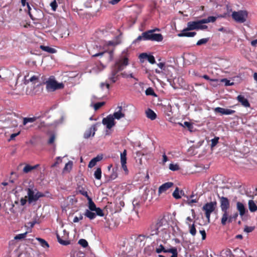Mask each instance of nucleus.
Returning a JSON list of instances; mask_svg holds the SVG:
<instances>
[{
    "mask_svg": "<svg viewBox=\"0 0 257 257\" xmlns=\"http://www.w3.org/2000/svg\"><path fill=\"white\" fill-rule=\"evenodd\" d=\"M163 39V36L161 34L154 33V30H148L143 32L141 35L138 36L134 41L136 43L142 40L161 42Z\"/></svg>",
    "mask_w": 257,
    "mask_h": 257,
    "instance_id": "1",
    "label": "nucleus"
},
{
    "mask_svg": "<svg viewBox=\"0 0 257 257\" xmlns=\"http://www.w3.org/2000/svg\"><path fill=\"white\" fill-rule=\"evenodd\" d=\"M26 190L27 193L26 198H28V202L29 204L36 202L40 198L45 196L43 193L38 191L33 185H30L29 187L27 188Z\"/></svg>",
    "mask_w": 257,
    "mask_h": 257,
    "instance_id": "2",
    "label": "nucleus"
},
{
    "mask_svg": "<svg viewBox=\"0 0 257 257\" xmlns=\"http://www.w3.org/2000/svg\"><path fill=\"white\" fill-rule=\"evenodd\" d=\"M165 221L161 219L158 220L156 222L153 223L150 227V232L151 235H159L161 233L166 232V225Z\"/></svg>",
    "mask_w": 257,
    "mask_h": 257,
    "instance_id": "3",
    "label": "nucleus"
},
{
    "mask_svg": "<svg viewBox=\"0 0 257 257\" xmlns=\"http://www.w3.org/2000/svg\"><path fill=\"white\" fill-rule=\"evenodd\" d=\"M129 55L127 50H124L116 61L114 67L118 71L123 70L128 64Z\"/></svg>",
    "mask_w": 257,
    "mask_h": 257,
    "instance_id": "4",
    "label": "nucleus"
},
{
    "mask_svg": "<svg viewBox=\"0 0 257 257\" xmlns=\"http://www.w3.org/2000/svg\"><path fill=\"white\" fill-rule=\"evenodd\" d=\"M45 83L46 85V90L48 92H52L57 89H62L64 86L63 83L57 82L54 76L50 77Z\"/></svg>",
    "mask_w": 257,
    "mask_h": 257,
    "instance_id": "5",
    "label": "nucleus"
},
{
    "mask_svg": "<svg viewBox=\"0 0 257 257\" xmlns=\"http://www.w3.org/2000/svg\"><path fill=\"white\" fill-rule=\"evenodd\" d=\"M232 19L237 23H243L246 21L248 13L245 10L234 11L231 14Z\"/></svg>",
    "mask_w": 257,
    "mask_h": 257,
    "instance_id": "6",
    "label": "nucleus"
},
{
    "mask_svg": "<svg viewBox=\"0 0 257 257\" xmlns=\"http://www.w3.org/2000/svg\"><path fill=\"white\" fill-rule=\"evenodd\" d=\"M27 7L28 14L32 20H39L42 18L43 13L41 10L34 8L32 9L29 3L27 4Z\"/></svg>",
    "mask_w": 257,
    "mask_h": 257,
    "instance_id": "7",
    "label": "nucleus"
},
{
    "mask_svg": "<svg viewBox=\"0 0 257 257\" xmlns=\"http://www.w3.org/2000/svg\"><path fill=\"white\" fill-rule=\"evenodd\" d=\"M204 23L202 22V19L197 21H191L187 23V30H204L207 29L208 27L206 25H203Z\"/></svg>",
    "mask_w": 257,
    "mask_h": 257,
    "instance_id": "8",
    "label": "nucleus"
},
{
    "mask_svg": "<svg viewBox=\"0 0 257 257\" xmlns=\"http://www.w3.org/2000/svg\"><path fill=\"white\" fill-rule=\"evenodd\" d=\"M217 207L216 201H212L206 203L202 207V210L205 211V216L207 219L208 222H210V215Z\"/></svg>",
    "mask_w": 257,
    "mask_h": 257,
    "instance_id": "9",
    "label": "nucleus"
},
{
    "mask_svg": "<svg viewBox=\"0 0 257 257\" xmlns=\"http://www.w3.org/2000/svg\"><path fill=\"white\" fill-rule=\"evenodd\" d=\"M102 123L106 126V128L110 130L115 125V122L112 115L109 114L102 119Z\"/></svg>",
    "mask_w": 257,
    "mask_h": 257,
    "instance_id": "10",
    "label": "nucleus"
},
{
    "mask_svg": "<svg viewBox=\"0 0 257 257\" xmlns=\"http://www.w3.org/2000/svg\"><path fill=\"white\" fill-rule=\"evenodd\" d=\"M99 124V123H97L93 124L89 129L86 130L84 134L83 137L85 139H88L91 136L93 137L95 132L97 131L96 126Z\"/></svg>",
    "mask_w": 257,
    "mask_h": 257,
    "instance_id": "11",
    "label": "nucleus"
},
{
    "mask_svg": "<svg viewBox=\"0 0 257 257\" xmlns=\"http://www.w3.org/2000/svg\"><path fill=\"white\" fill-rule=\"evenodd\" d=\"M220 202V208L222 211H227L229 208V201L227 198L225 197H219Z\"/></svg>",
    "mask_w": 257,
    "mask_h": 257,
    "instance_id": "12",
    "label": "nucleus"
},
{
    "mask_svg": "<svg viewBox=\"0 0 257 257\" xmlns=\"http://www.w3.org/2000/svg\"><path fill=\"white\" fill-rule=\"evenodd\" d=\"M119 71L114 67H112L110 73L108 75V80L110 82L115 83L118 79L117 73Z\"/></svg>",
    "mask_w": 257,
    "mask_h": 257,
    "instance_id": "13",
    "label": "nucleus"
},
{
    "mask_svg": "<svg viewBox=\"0 0 257 257\" xmlns=\"http://www.w3.org/2000/svg\"><path fill=\"white\" fill-rule=\"evenodd\" d=\"M214 110L215 112L220 113L222 115H230L235 112V111L234 110L225 109L220 107L215 108Z\"/></svg>",
    "mask_w": 257,
    "mask_h": 257,
    "instance_id": "14",
    "label": "nucleus"
},
{
    "mask_svg": "<svg viewBox=\"0 0 257 257\" xmlns=\"http://www.w3.org/2000/svg\"><path fill=\"white\" fill-rule=\"evenodd\" d=\"M174 184L171 182H166L161 185L158 190V194L160 195L161 194L165 193L169 188L173 186Z\"/></svg>",
    "mask_w": 257,
    "mask_h": 257,
    "instance_id": "15",
    "label": "nucleus"
},
{
    "mask_svg": "<svg viewBox=\"0 0 257 257\" xmlns=\"http://www.w3.org/2000/svg\"><path fill=\"white\" fill-rule=\"evenodd\" d=\"M117 109H118V110L115 111L113 114H111L114 119H119L122 117H124L125 114L122 111V106H118Z\"/></svg>",
    "mask_w": 257,
    "mask_h": 257,
    "instance_id": "16",
    "label": "nucleus"
},
{
    "mask_svg": "<svg viewBox=\"0 0 257 257\" xmlns=\"http://www.w3.org/2000/svg\"><path fill=\"white\" fill-rule=\"evenodd\" d=\"M222 212L223 213L221 221V224L224 225L226 224L227 221H228V222H232V217L231 216H229L228 211H225Z\"/></svg>",
    "mask_w": 257,
    "mask_h": 257,
    "instance_id": "17",
    "label": "nucleus"
},
{
    "mask_svg": "<svg viewBox=\"0 0 257 257\" xmlns=\"http://www.w3.org/2000/svg\"><path fill=\"white\" fill-rule=\"evenodd\" d=\"M237 100L240 102L242 106L245 107H248L250 106V104L248 100L245 98V97L241 95H239L237 97Z\"/></svg>",
    "mask_w": 257,
    "mask_h": 257,
    "instance_id": "18",
    "label": "nucleus"
},
{
    "mask_svg": "<svg viewBox=\"0 0 257 257\" xmlns=\"http://www.w3.org/2000/svg\"><path fill=\"white\" fill-rule=\"evenodd\" d=\"M189 30H187L186 28L182 30V32L179 33L177 35L179 37H193L196 35V33L195 32H188Z\"/></svg>",
    "mask_w": 257,
    "mask_h": 257,
    "instance_id": "19",
    "label": "nucleus"
},
{
    "mask_svg": "<svg viewBox=\"0 0 257 257\" xmlns=\"http://www.w3.org/2000/svg\"><path fill=\"white\" fill-rule=\"evenodd\" d=\"M236 208L241 216L244 215L247 211L244 204L240 202H237L236 203Z\"/></svg>",
    "mask_w": 257,
    "mask_h": 257,
    "instance_id": "20",
    "label": "nucleus"
},
{
    "mask_svg": "<svg viewBox=\"0 0 257 257\" xmlns=\"http://www.w3.org/2000/svg\"><path fill=\"white\" fill-rule=\"evenodd\" d=\"M141 200V199L140 198H136L133 200V202H132L133 207H134L133 210H134L136 211L137 214H138V209L140 207Z\"/></svg>",
    "mask_w": 257,
    "mask_h": 257,
    "instance_id": "21",
    "label": "nucleus"
},
{
    "mask_svg": "<svg viewBox=\"0 0 257 257\" xmlns=\"http://www.w3.org/2000/svg\"><path fill=\"white\" fill-rule=\"evenodd\" d=\"M146 116L151 120H154L157 117L156 113L152 109L149 108L146 111Z\"/></svg>",
    "mask_w": 257,
    "mask_h": 257,
    "instance_id": "22",
    "label": "nucleus"
},
{
    "mask_svg": "<svg viewBox=\"0 0 257 257\" xmlns=\"http://www.w3.org/2000/svg\"><path fill=\"white\" fill-rule=\"evenodd\" d=\"M38 117L36 116H34L32 117H23V124L24 125H26L28 123H32L35 121L37 119Z\"/></svg>",
    "mask_w": 257,
    "mask_h": 257,
    "instance_id": "23",
    "label": "nucleus"
},
{
    "mask_svg": "<svg viewBox=\"0 0 257 257\" xmlns=\"http://www.w3.org/2000/svg\"><path fill=\"white\" fill-rule=\"evenodd\" d=\"M88 209H86L84 213V215L88 218L89 219L92 220L96 217V214Z\"/></svg>",
    "mask_w": 257,
    "mask_h": 257,
    "instance_id": "24",
    "label": "nucleus"
},
{
    "mask_svg": "<svg viewBox=\"0 0 257 257\" xmlns=\"http://www.w3.org/2000/svg\"><path fill=\"white\" fill-rule=\"evenodd\" d=\"M39 166V165H36L35 166H32L30 165H26L25 167L23 169V172L25 173H28L33 170L36 169Z\"/></svg>",
    "mask_w": 257,
    "mask_h": 257,
    "instance_id": "25",
    "label": "nucleus"
},
{
    "mask_svg": "<svg viewBox=\"0 0 257 257\" xmlns=\"http://www.w3.org/2000/svg\"><path fill=\"white\" fill-rule=\"evenodd\" d=\"M248 204L250 211L253 212L257 210V206L253 200H249Z\"/></svg>",
    "mask_w": 257,
    "mask_h": 257,
    "instance_id": "26",
    "label": "nucleus"
},
{
    "mask_svg": "<svg viewBox=\"0 0 257 257\" xmlns=\"http://www.w3.org/2000/svg\"><path fill=\"white\" fill-rule=\"evenodd\" d=\"M40 48L43 51L48 52L49 53L53 54L56 52V50L54 48H51L49 46L41 45Z\"/></svg>",
    "mask_w": 257,
    "mask_h": 257,
    "instance_id": "27",
    "label": "nucleus"
},
{
    "mask_svg": "<svg viewBox=\"0 0 257 257\" xmlns=\"http://www.w3.org/2000/svg\"><path fill=\"white\" fill-rule=\"evenodd\" d=\"M187 224L189 226V233L192 235L195 236L196 234V229L194 223H193L192 224H191L190 223L187 222Z\"/></svg>",
    "mask_w": 257,
    "mask_h": 257,
    "instance_id": "28",
    "label": "nucleus"
},
{
    "mask_svg": "<svg viewBox=\"0 0 257 257\" xmlns=\"http://www.w3.org/2000/svg\"><path fill=\"white\" fill-rule=\"evenodd\" d=\"M88 200V207L89 209L91 211H94V210L96 209V206L94 203V202L92 201V199L91 198H89Z\"/></svg>",
    "mask_w": 257,
    "mask_h": 257,
    "instance_id": "29",
    "label": "nucleus"
},
{
    "mask_svg": "<svg viewBox=\"0 0 257 257\" xmlns=\"http://www.w3.org/2000/svg\"><path fill=\"white\" fill-rule=\"evenodd\" d=\"M217 18V17H216L210 16L208 17L207 19H202V22L204 23V24H206L210 22L213 23L216 20Z\"/></svg>",
    "mask_w": 257,
    "mask_h": 257,
    "instance_id": "30",
    "label": "nucleus"
},
{
    "mask_svg": "<svg viewBox=\"0 0 257 257\" xmlns=\"http://www.w3.org/2000/svg\"><path fill=\"white\" fill-rule=\"evenodd\" d=\"M36 239L39 241L42 247L44 248H48L49 247V244L45 240L41 238H36Z\"/></svg>",
    "mask_w": 257,
    "mask_h": 257,
    "instance_id": "31",
    "label": "nucleus"
},
{
    "mask_svg": "<svg viewBox=\"0 0 257 257\" xmlns=\"http://www.w3.org/2000/svg\"><path fill=\"white\" fill-rule=\"evenodd\" d=\"M94 177L97 180H100L101 178V170L100 168H97L94 173Z\"/></svg>",
    "mask_w": 257,
    "mask_h": 257,
    "instance_id": "32",
    "label": "nucleus"
},
{
    "mask_svg": "<svg viewBox=\"0 0 257 257\" xmlns=\"http://www.w3.org/2000/svg\"><path fill=\"white\" fill-rule=\"evenodd\" d=\"M120 163H126V150H124L122 153L120 154Z\"/></svg>",
    "mask_w": 257,
    "mask_h": 257,
    "instance_id": "33",
    "label": "nucleus"
},
{
    "mask_svg": "<svg viewBox=\"0 0 257 257\" xmlns=\"http://www.w3.org/2000/svg\"><path fill=\"white\" fill-rule=\"evenodd\" d=\"M39 78V76L33 75L29 80H26V82H25V83L26 84H27L28 83V82L29 81L32 82L33 83H36V82H38Z\"/></svg>",
    "mask_w": 257,
    "mask_h": 257,
    "instance_id": "34",
    "label": "nucleus"
},
{
    "mask_svg": "<svg viewBox=\"0 0 257 257\" xmlns=\"http://www.w3.org/2000/svg\"><path fill=\"white\" fill-rule=\"evenodd\" d=\"M173 197L176 199L181 198V195H180V190L178 187H176L172 194Z\"/></svg>",
    "mask_w": 257,
    "mask_h": 257,
    "instance_id": "35",
    "label": "nucleus"
},
{
    "mask_svg": "<svg viewBox=\"0 0 257 257\" xmlns=\"http://www.w3.org/2000/svg\"><path fill=\"white\" fill-rule=\"evenodd\" d=\"M57 238L58 241L62 245H66L70 243V241L69 240H64L62 239L58 234H57Z\"/></svg>",
    "mask_w": 257,
    "mask_h": 257,
    "instance_id": "36",
    "label": "nucleus"
},
{
    "mask_svg": "<svg viewBox=\"0 0 257 257\" xmlns=\"http://www.w3.org/2000/svg\"><path fill=\"white\" fill-rule=\"evenodd\" d=\"M88 51L89 52V53L92 57H97V56H102L104 53L103 52L94 53L93 52V50L91 49V48H88Z\"/></svg>",
    "mask_w": 257,
    "mask_h": 257,
    "instance_id": "37",
    "label": "nucleus"
},
{
    "mask_svg": "<svg viewBox=\"0 0 257 257\" xmlns=\"http://www.w3.org/2000/svg\"><path fill=\"white\" fill-rule=\"evenodd\" d=\"M219 137H215L214 138L211 139V148H214L218 143L219 141Z\"/></svg>",
    "mask_w": 257,
    "mask_h": 257,
    "instance_id": "38",
    "label": "nucleus"
},
{
    "mask_svg": "<svg viewBox=\"0 0 257 257\" xmlns=\"http://www.w3.org/2000/svg\"><path fill=\"white\" fill-rule=\"evenodd\" d=\"M208 41H209L208 38H203V39H201L199 40V41H198V42L196 43V45L198 46H200V45H202L203 44H205L206 43H207L208 42Z\"/></svg>",
    "mask_w": 257,
    "mask_h": 257,
    "instance_id": "39",
    "label": "nucleus"
},
{
    "mask_svg": "<svg viewBox=\"0 0 257 257\" xmlns=\"http://www.w3.org/2000/svg\"><path fill=\"white\" fill-rule=\"evenodd\" d=\"M165 252H170L172 253V255H177V249L176 247H172L170 249H166V251H165Z\"/></svg>",
    "mask_w": 257,
    "mask_h": 257,
    "instance_id": "40",
    "label": "nucleus"
},
{
    "mask_svg": "<svg viewBox=\"0 0 257 257\" xmlns=\"http://www.w3.org/2000/svg\"><path fill=\"white\" fill-rule=\"evenodd\" d=\"M169 169L171 171H177L179 169V166L178 164H170L169 165Z\"/></svg>",
    "mask_w": 257,
    "mask_h": 257,
    "instance_id": "41",
    "label": "nucleus"
},
{
    "mask_svg": "<svg viewBox=\"0 0 257 257\" xmlns=\"http://www.w3.org/2000/svg\"><path fill=\"white\" fill-rule=\"evenodd\" d=\"M94 211H95V213L96 214V216L98 215L101 217L104 216L103 211L100 208L96 207V209L94 210Z\"/></svg>",
    "mask_w": 257,
    "mask_h": 257,
    "instance_id": "42",
    "label": "nucleus"
},
{
    "mask_svg": "<svg viewBox=\"0 0 257 257\" xmlns=\"http://www.w3.org/2000/svg\"><path fill=\"white\" fill-rule=\"evenodd\" d=\"M146 94L147 95H156L154 90L151 87H149L146 89Z\"/></svg>",
    "mask_w": 257,
    "mask_h": 257,
    "instance_id": "43",
    "label": "nucleus"
},
{
    "mask_svg": "<svg viewBox=\"0 0 257 257\" xmlns=\"http://www.w3.org/2000/svg\"><path fill=\"white\" fill-rule=\"evenodd\" d=\"M78 243L83 247H86L88 246V242L84 239H80L78 241Z\"/></svg>",
    "mask_w": 257,
    "mask_h": 257,
    "instance_id": "44",
    "label": "nucleus"
},
{
    "mask_svg": "<svg viewBox=\"0 0 257 257\" xmlns=\"http://www.w3.org/2000/svg\"><path fill=\"white\" fill-rule=\"evenodd\" d=\"M27 233V232H26L23 233L19 234L17 235L16 236H15L14 238L16 240H20L21 239L24 238L26 237Z\"/></svg>",
    "mask_w": 257,
    "mask_h": 257,
    "instance_id": "45",
    "label": "nucleus"
},
{
    "mask_svg": "<svg viewBox=\"0 0 257 257\" xmlns=\"http://www.w3.org/2000/svg\"><path fill=\"white\" fill-rule=\"evenodd\" d=\"M105 104L104 102H97L94 104V109L95 110H97L99 108H100L101 106H102Z\"/></svg>",
    "mask_w": 257,
    "mask_h": 257,
    "instance_id": "46",
    "label": "nucleus"
},
{
    "mask_svg": "<svg viewBox=\"0 0 257 257\" xmlns=\"http://www.w3.org/2000/svg\"><path fill=\"white\" fill-rule=\"evenodd\" d=\"M78 192L82 195L84 196L87 198V199L88 200L89 198H90L88 194L86 191L84 190V189L82 188L81 189H79Z\"/></svg>",
    "mask_w": 257,
    "mask_h": 257,
    "instance_id": "47",
    "label": "nucleus"
},
{
    "mask_svg": "<svg viewBox=\"0 0 257 257\" xmlns=\"http://www.w3.org/2000/svg\"><path fill=\"white\" fill-rule=\"evenodd\" d=\"M72 166V162L69 161L65 164V167L64 168V171L69 170L71 169Z\"/></svg>",
    "mask_w": 257,
    "mask_h": 257,
    "instance_id": "48",
    "label": "nucleus"
},
{
    "mask_svg": "<svg viewBox=\"0 0 257 257\" xmlns=\"http://www.w3.org/2000/svg\"><path fill=\"white\" fill-rule=\"evenodd\" d=\"M147 60L151 64H154L156 62L155 57L152 55H148Z\"/></svg>",
    "mask_w": 257,
    "mask_h": 257,
    "instance_id": "49",
    "label": "nucleus"
},
{
    "mask_svg": "<svg viewBox=\"0 0 257 257\" xmlns=\"http://www.w3.org/2000/svg\"><path fill=\"white\" fill-rule=\"evenodd\" d=\"M224 253L227 257H234L233 254L230 249H226L225 250Z\"/></svg>",
    "mask_w": 257,
    "mask_h": 257,
    "instance_id": "50",
    "label": "nucleus"
},
{
    "mask_svg": "<svg viewBox=\"0 0 257 257\" xmlns=\"http://www.w3.org/2000/svg\"><path fill=\"white\" fill-rule=\"evenodd\" d=\"M165 251H166V249L162 244L160 245L159 247L156 249V252L158 253H161L162 251L165 252Z\"/></svg>",
    "mask_w": 257,
    "mask_h": 257,
    "instance_id": "51",
    "label": "nucleus"
},
{
    "mask_svg": "<svg viewBox=\"0 0 257 257\" xmlns=\"http://www.w3.org/2000/svg\"><path fill=\"white\" fill-rule=\"evenodd\" d=\"M50 6L53 11H55L57 8V4L55 0L50 3Z\"/></svg>",
    "mask_w": 257,
    "mask_h": 257,
    "instance_id": "52",
    "label": "nucleus"
},
{
    "mask_svg": "<svg viewBox=\"0 0 257 257\" xmlns=\"http://www.w3.org/2000/svg\"><path fill=\"white\" fill-rule=\"evenodd\" d=\"M96 163L97 162L95 161V159H94V158H93L89 163V164H88V167L89 168H92L94 166H95L96 164Z\"/></svg>",
    "mask_w": 257,
    "mask_h": 257,
    "instance_id": "53",
    "label": "nucleus"
},
{
    "mask_svg": "<svg viewBox=\"0 0 257 257\" xmlns=\"http://www.w3.org/2000/svg\"><path fill=\"white\" fill-rule=\"evenodd\" d=\"M221 81L224 82L225 86H230L233 84V82L230 83L229 80L225 78L221 79Z\"/></svg>",
    "mask_w": 257,
    "mask_h": 257,
    "instance_id": "54",
    "label": "nucleus"
},
{
    "mask_svg": "<svg viewBox=\"0 0 257 257\" xmlns=\"http://www.w3.org/2000/svg\"><path fill=\"white\" fill-rule=\"evenodd\" d=\"M254 229V227L252 226H245L244 231L246 232L249 233L252 232Z\"/></svg>",
    "mask_w": 257,
    "mask_h": 257,
    "instance_id": "55",
    "label": "nucleus"
},
{
    "mask_svg": "<svg viewBox=\"0 0 257 257\" xmlns=\"http://www.w3.org/2000/svg\"><path fill=\"white\" fill-rule=\"evenodd\" d=\"M83 219L82 214H80L79 217L75 216L73 219V222L74 223L78 222L79 220H81Z\"/></svg>",
    "mask_w": 257,
    "mask_h": 257,
    "instance_id": "56",
    "label": "nucleus"
},
{
    "mask_svg": "<svg viewBox=\"0 0 257 257\" xmlns=\"http://www.w3.org/2000/svg\"><path fill=\"white\" fill-rule=\"evenodd\" d=\"M55 140V136L54 134H52L51 135L50 138L48 141L49 144H52L54 143Z\"/></svg>",
    "mask_w": 257,
    "mask_h": 257,
    "instance_id": "57",
    "label": "nucleus"
},
{
    "mask_svg": "<svg viewBox=\"0 0 257 257\" xmlns=\"http://www.w3.org/2000/svg\"><path fill=\"white\" fill-rule=\"evenodd\" d=\"M117 177V173L114 171V169L112 170V173L110 176V178L111 180H114Z\"/></svg>",
    "mask_w": 257,
    "mask_h": 257,
    "instance_id": "58",
    "label": "nucleus"
},
{
    "mask_svg": "<svg viewBox=\"0 0 257 257\" xmlns=\"http://www.w3.org/2000/svg\"><path fill=\"white\" fill-rule=\"evenodd\" d=\"M148 57V55L145 53H141L139 56V58L141 60L147 59Z\"/></svg>",
    "mask_w": 257,
    "mask_h": 257,
    "instance_id": "59",
    "label": "nucleus"
},
{
    "mask_svg": "<svg viewBox=\"0 0 257 257\" xmlns=\"http://www.w3.org/2000/svg\"><path fill=\"white\" fill-rule=\"evenodd\" d=\"M56 159H57L56 162L52 165V166H51L52 167H55L57 164H58L59 163H60V162H62V159L61 157H58Z\"/></svg>",
    "mask_w": 257,
    "mask_h": 257,
    "instance_id": "60",
    "label": "nucleus"
},
{
    "mask_svg": "<svg viewBox=\"0 0 257 257\" xmlns=\"http://www.w3.org/2000/svg\"><path fill=\"white\" fill-rule=\"evenodd\" d=\"M199 232L202 235V240H204L206 238V232H205V230L204 229L200 230Z\"/></svg>",
    "mask_w": 257,
    "mask_h": 257,
    "instance_id": "61",
    "label": "nucleus"
},
{
    "mask_svg": "<svg viewBox=\"0 0 257 257\" xmlns=\"http://www.w3.org/2000/svg\"><path fill=\"white\" fill-rule=\"evenodd\" d=\"M126 163H121V167L123 169V170L124 171L125 173L126 174H127L128 171V169L127 168V166L126 165Z\"/></svg>",
    "mask_w": 257,
    "mask_h": 257,
    "instance_id": "62",
    "label": "nucleus"
},
{
    "mask_svg": "<svg viewBox=\"0 0 257 257\" xmlns=\"http://www.w3.org/2000/svg\"><path fill=\"white\" fill-rule=\"evenodd\" d=\"M162 157H163L162 163L164 165L165 164L166 162H167L168 161V159L165 153L163 154Z\"/></svg>",
    "mask_w": 257,
    "mask_h": 257,
    "instance_id": "63",
    "label": "nucleus"
},
{
    "mask_svg": "<svg viewBox=\"0 0 257 257\" xmlns=\"http://www.w3.org/2000/svg\"><path fill=\"white\" fill-rule=\"evenodd\" d=\"M26 198H26V197H25V198H22L21 199L20 202H21V205L24 206L26 204V203L27 202Z\"/></svg>",
    "mask_w": 257,
    "mask_h": 257,
    "instance_id": "64",
    "label": "nucleus"
}]
</instances>
